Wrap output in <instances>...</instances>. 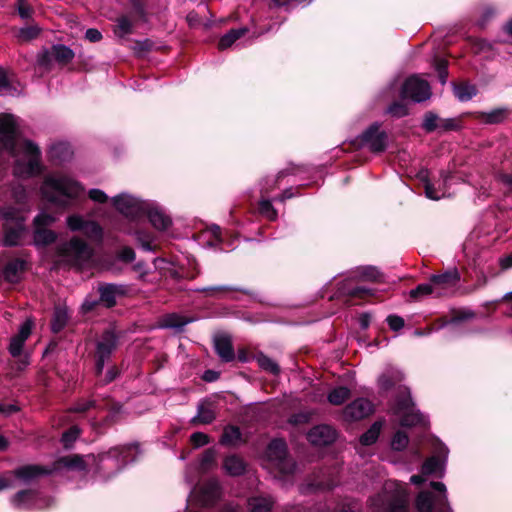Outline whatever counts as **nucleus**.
<instances>
[{"mask_svg": "<svg viewBox=\"0 0 512 512\" xmlns=\"http://www.w3.org/2000/svg\"><path fill=\"white\" fill-rule=\"evenodd\" d=\"M248 29L245 27L238 29H231L228 33L223 35L218 42V49L225 50L230 48L233 44L240 40L246 33Z\"/></svg>", "mask_w": 512, "mask_h": 512, "instance_id": "473e14b6", "label": "nucleus"}, {"mask_svg": "<svg viewBox=\"0 0 512 512\" xmlns=\"http://www.w3.org/2000/svg\"><path fill=\"white\" fill-rule=\"evenodd\" d=\"M39 32H40V29L38 26H35V25L28 26V27L20 29L18 36L21 40L28 41V40H31V39H34L35 37H37Z\"/></svg>", "mask_w": 512, "mask_h": 512, "instance_id": "0e129e2a", "label": "nucleus"}, {"mask_svg": "<svg viewBox=\"0 0 512 512\" xmlns=\"http://www.w3.org/2000/svg\"><path fill=\"white\" fill-rule=\"evenodd\" d=\"M85 467L84 459L79 455L61 457L54 462L50 469L38 465H25L13 472L0 475V491L16 487L18 482L28 484L43 474H51L62 470L83 471Z\"/></svg>", "mask_w": 512, "mask_h": 512, "instance_id": "f03ea898", "label": "nucleus"}, {"mask_svg": "<svg viewBox=\"0 0 512 512\" xmlns=\"http://www.w3.org/2000/svg\"><path fill=\"white\" fill-rule=\"evenodd\" d=\"M351 391L349 388L339 386L332 389L328 394V401L332 405H341L349 399Z\"/></svg>", "mask_w": 512, "mask_h": 512, "instance_id": "4c0bfd02", "label": "nucleus"}, {"mask_svg": "<svg viewBox=\"0 0 512 512\" xmlns=\"http://www.w3.org/2000/svg\"><path fill=\"white\" fill-rule=\"evenodd\" d=\"M57 256L62 262L81 267L90 261L93 249L83 239L74 236L57 247Z\"/></svg>", "mask_w": 512, "mask_h": 512, "instance_id": "423d86ee", "label": "nucleus"}, {"mask_svg": "<svg viewBox=\"0 0 512 512\" xmlns=\"http://www.w3.org/2000/svg\"><path fill=\"white\" fill-rule=\"evenodd\" d=\"M259 213L268 220H275L277 218V211L274 209L270 200L264 197L259 201Z\"/></svg>", "mask_w": 512, "mask_h": 512, "instance_id": "49530a36", "label": "nucleus"}, {"mask_svg": "<svg viewBox=\"0 0 512 512\" xmlns=\"http://www.w3.org/2000/svg\"><path fill=\"white\" fill-rule=\"evenodd\" d=\"M57 238V234L47 228L37 227L34 228V244L38 247H44L53 243Z\"/></svg>", "mask_w": 512, "mask_h": 512, "instance_id": "72a5a7b5", "label": "nucleus"}, {"mask_svg": "<svg viewBox=\"0 0 512 512\" xmlns=\"http://www.w3.org/2000/svg\"><path fill=\"white\" fill-rule=\"evenodd\" d=\"M417 178L423 184L427 198L431 200H439L450 195L447 190L448 182L451 179V175L449 173L443 171L441 173L442 180L437 185L430 181L429 173L426 169L420 170L417 173Z\"/></svg>", "mask_w": 512, "mask_h": 512, "instance_id": "f3484780", "label": "nucleus"}, {"mask_svg": "<svg viewBox=\"0 0 512 512\" xmlns=\"http://www.w3.org/2000/svg\"><path fill=\"white\" fill-rule=\"evenodd\" d=\"M16 89L11 84L8 72L0 67V95H14Z\"/></svg>", "mask_w": 512, "mask_h": 512, "instance_id": "c03bdc74", "label": "nucleus"}, {"mask_svg": "<svg viewBox=\"0 0 512 512\" xmlns=\"http://www.w3.org/2000/svg\"><path fill=\"white\" fill-rule=\"evenodd\" d=\"M216 418V407L210 401H202L197 406V414L191 419V424H210Z\"/></svg>", "mask_w": 512, "mask_h": 512, "instance_id": "a878e982", "label": "nucleus"}, {"mask_svg": "<svg viewBox=\"0 0 512 512\" xmlns=\"http://www.w3.org/2000/svg\"><path fill=\"white\" fill-rule=\"evenodd\" d=\"M431 281L436 290V296H447L456 288L459 281V273L457 270L447 271L440 275H433Z\"/></svg>", "mask_w": 512, "mask_h": 512, "instance_id": "aec40b11", "label": "nucleus"}, {"mask_svg": "<svg viewBox=\"0 0 512 512\" xmlns=\"http://www.w3.org/2000/svg\"><path fill=\"white\" fill-rule=\"evenodd\" d=\"M235 289L229 286H212V287H204V288H198L196 291L204 292L207 294V296H218L222 293L234 291Z\"/></svg>", "mask_w": 512, "mask_h": 512, "instance_id": "bf43d9fd", "label": "nucleus"}, {"mask_svg": "<svg viewBox=\"0 0 512 512\" xmlns=\"http://www.w3.org/2000/svg\"><path fill=\"white\" fill-rule=\"evenodd\" d=\"M393 413L398 417L401 426L411 427L427 424L425 417L414 407L409 391L405 388L400 392L394 406Z\"/></svg>", "mask_w": 512, "mask_h": 512, "instance_id": "9d476101", "label": "nucleus"}, {"mask_svg": "<svg viewBox=\"0 0 512 512\" xmlns=\"http://www.w3.org/2000/svg\"><path fill=\"white\" fill-rule=\"evenodd\" d=\"M24 269V260L17 258L9 261L3 269L5 280L10 283H17L20 280V275Z\"/></svg>", "mask_w": 512, "mask_h": 512, "instance_id": "c756f323", "label": "nucleus"}, {"mask_svg": "<svg viewBox=\"0 0 512 512\" xmlns=\"http://www.w3.org/2000/svg\"><path fill=\"white\" fill-rule=\"evenodd\" d=\"M68 319L67 311L64 308L56 307L53 319H52V330L54 332H59L66 324Z\"/></svg>", "mask_w": 512, "mask_h": 512, "instance_id": "37998d69", "label": "nucleus"}, {"mask_svg": "<svg viewBox=\"0 0 512 512\" xmlns=\"http://www.w3.org/2000/svg\"><path fill=\"white\" fill-rule=\"evenodd\" d=\"M89 198L97 203H105L108 200L107 194L100 189H91L88 192Z\"/></svg>", "mask_w": 512, "mask_h": 512, "instance_id": "774afa93", "label": "nucleus"}, {"mask_svg": "<svg viewBox=\"0 0 512 512\" xmlns=\"http://www.w3.org/2000/svg\"><path fill=\"white\" fill-rule=\"evenodd\" d=\"M223 467L227 474L231 476H240L245 472L246 465L240 457L230 455L224 459Z\"/></svg>", "mask_w": 512, "mask_h": 512, "instance_id": "2f4dec72", "label": "nucleus"}, {"mask_svg": "<svg viewBox=\"0 0 512 512\" xmlns=\"http://www.w3.org/2000/svg\"><path fill=\"white\" fill-rule=\"evenodd\" d=\"M435 68L438 72L440 82L444 85L447 82L448 77V62L445 59H436Z\"/></svg>", "mask_w": 512, "mask_h": 512, "instance_id": "680f3d73", "label": "nucleus"}, {"mask_svg": "<svg viewBox=\"0 0 512 512\" xmlns=\"http://www.w3.org/2000/svg\"><path fill=\"white\" fill-rule=\"evenodd\" d=\"M371 512H405L408 507L406 486L395 480H387L381 492L369 500Z\"/></svg>", "mask_w": 512, "mask_h": 512, "instance_id": "39448f33", "label": "nucleus"}, {"mask_svg": "<svg viewBox=\"0 0 512 512\" xmlns=\"http://www.w3.org/2000/svg\"><path fill=\"white\" fill-rule=\"evenodd\" d=\"M402 99H410L414 102H423L430 98L431 88L429 83L418 75L408 77L401 86Z\"/></svg>", "mask_w": 512, "mask_h": 512, "instance_id": "4468645a", "label": "nucleus"}, {"mask_svg": "<svg viewBox=\"0 0 512 512\" xmlns=\"http://www.w3.org/2000/svg\"><path fill=\"white\" fill-rule=\"evenodd\" d=\"M33 222H34V228H37V227L46 228L47 226H49L55 222V217L50 214H47L45 212H41L34 218Z\"/></svg>", "mask_w": 512, "mask_h": 512, "instance_id": "052dcab7", "label": "nucleus"}, {"mask_svg": "<svg viewBox=\"0 0 512 512\" xmlns=\"http://www.w3.org/2000/svg\"><path fill=\"white\" fill-rule=\"evenodd\" d=\"M92 407L103 408L102 406L97 405L96 401H94V400H80L72 408V411L78 412V413H83V412L88 411ZM104 408H108V405L105 406ZM109 409H111L113 412H118L121 409V405L113 404L111 407H109Z\"/></svg>", "mask_w": 512, "mask_h": 512, "instance_id": "79ce46f5", "label": "nucleus"}, {"mask_svg": "<svg viewBox=\"0 0 512 512\" xmlns=\"http://www.w3.org/2000/svg\"><path fill=\"white\" fill-rule=\"evenodd\" d=\"M274 505L271 496H252L247 501L249 512H270Z\"/></svg>", "mask_w": 512, "mask_h": 512, "instance_id": "7c9ffc66", "label": "nucleus"}, {"mask_svg": "<svg viewBox=\"0 0 512 512\" xmlns=\"http://www.w3.org/2000/svg\"><path fill=\"white\" fill-rule=\"evenodd\" d=\"M32 327H33V322L30 319H27L20 326L18 333L16 335H14L10 340L8 350H9V353L11 354V356H13L14 358H19L16 362V367H17V370H19V371L24 370L30 364L29 355L28 354L22 355V352H23L24 343L26 342V340L28 339V337L31 334Z\"/></svg>", "mask_w": 512, "mask_h": 512, "instance_id": "f8f14e48", "label": "nucleus"}, {"mask_svg": "<svg viewBox=\"0 0 512 512\" xmlns=\"http://www.w3.org/2000/svg\"><path fill=\"white\" fill-rule=\"evenodd\" d=\"M221 495V487L216 479L195 486L188 497V506L198 505L208 507L214 505Z\"/></svg>", "mask_w": 512, "mask_h": 512, "instance_id": "9b49d317", "label": "nucleus"}, {"mask_svg": "<svg viewBox=\"0 0 512 512\" xmlns=\"http://www.w3.org/2000/svg\"><path fill=\"white\" fill-rule=\"evenodd\" d=\"M135 252L131 247L124 246L117 252V258L126 263H130L135 260Z\"/></svg>", "mask_w": 512, "mask_h": 512, "instance_id": "69168bd1", "label": "nucleus"}, {"mask_svg": "<svg viewBox=\"0 0 512 512\" xmlns=\"http://www.w3.org/2000/svg\"><path fill=\"white\" fill-rule=\"evenodd\" d=\"M241 440V432L236 426H227L221 436L220 442L224 445H236Z\"/></svg>", "mask_w": 512, "mask_h": 512, "instance_id": "a19ab883", "label": "nucleus"}, {"mask_svg": "<svg viewBox=\"0 0 512 512\" xmlns=\"http://www.w3.org/2000/svg\"><path fill=\"white\" fill-rule=\"evenodd\" d=\"M307 438L313 445L324 446L335 440L336 432L328 425H318L308 432Z\"/></svg>", "mask_w": 512, "mask_h": 512, "instance_id": "5701e85b", "label": "nucleus"}, {"mask_svg": "<svg viewBox=\"0 0 512 512\" xmlns=\"http://www.w3.org/2000/svg\"><path fill=\"white\" fill-rule=\"evenodd\" d=\"M73 57L74 53L69 47L57 44L40 52L37 56V64L45 70H49L53 63L65 65L70 62Z\"/></svg>", "mask_w": 512, "mask_h": 512, "instance_id": "2eb2a0df", "label": "nucleus"}, {"mask_svg": "<svg viewBox=\"0 0 512 512\" xmlns=\"http://www.w3.org/2000/svg\"><path fill=\"white\" fill-rule=\"evenodd\" d=\"M190 440L195 447H201L209 443V437L205 433L195 432L191 435Z\"/></svg>", "mask_w": 512, "mask_h": 512, "instance_id": "338daca9", "label": "nucleus"}, {"mask_svg": "<svg viewBox=\"0 0 512 512\" xmlns=\"http://www.w3.org/2000/svg\"><path fill=\"white\" fill-rule=\"evenodd\" d=\"M140 453L141 452L137 444L112 448L100 456V467L104 470L115 467L116 472H118L128 463L136 461Z\"/></svg>", "mask_w": 512, "mask_h": 512, "instance_id": "1a4fd4ad", "label": "nucleus"}, {"mask_svg": "<svg viewBox=\"0 0 512 512\" xmlns=\"http://www.w3.org/2000/svg\"><path fill=\"white\" fill-rule=\"evenodd\" d=\"M114 32L118 37L130 34L132 32V22L130 19L125 16L119 17Z\"/></svg>", "mask_w": 512, "mask_h": 512, "instance_id": "3c124183", "label": "nucleus"}, {"mask_svg": "<svg viewBox=\"0 0 512 512\" xmlns=\"http://www.w3.org/2000/svg\"><path fill=\"white\" fill-rule=\"evenodd\" d=\"M284 176L285 173L282 171L277 176L266 177L265 179H263L262 182L260 183V192L262 196L268 194L271 190H273L277 186L279 179Z\"/></svg>", "mask_w": 512, "mask_h": 512, "instance_id": "09e8293b", "label": "nucleus"}, {"mask_svg": "<svg viewBox=\"0 0 512 512\" xmlns=\"http://www.w3.org/2000/svg\"><path fill=\"white\" fill-rule=\"evenodd\" d=\"M120 230L127 235L134 236L143 250L153 251L155 249V245L153 244V236L151 233L141 228H134L132 226L121 228Z\"/></svg>", "mask_w": 512, "mask_h": 512, "instance_id": "cd10ccee", "label": "nucleus"}, {"mask_svg": "<svg viewBox=\"0 0 512 512\" xmlns=\"http://www.w3.org/2000/svg\"><path fill=\"white\" fill-rule=\"evenodd\" d=\"M505 117L504 109H495L490 112H483L480 114L479 119L487 124H496L501 122Z\"/></svg>", "mask_w": 512, "mask_h": 512, "instance_id": "a18cd8bd", "label": "nucleus"}, {"mask_svg": "<svg viewBox=\"0 0 512 512\" xmlns=\"http://www.w3.org/2000/svg\"><path fill=\"white\" fill-rule=\"evenodd\" d=\"M265 461L267 465L277 470L282 476L286 477L295 473L296 463L287 457L286 442L282 439L272 440L265 453Z\"/></svg>", "mask_w": 512, "mask_h": 512, "instance_id": "0eeeda50", "label": "nucleus"}, {"mask_svg": "<svg viewBox=\"0 0 512 512\" xmlns=\"http://www.w3.org/2000/svg\"><path fill=\"white\" fill-rule=\"evenodd\" d=\"M127 293V286L122 284H103L99 286L100 301L108 308L116 304V298Z\"/></svg>", "mask_w": 512, "mask_h": 512, "instance_id": "b1692460", "label": "nucleus"}, {"mask_svg": "<svg viewBox=\"0 0 512 512\" xmlns=\"http://www.w3.org/2000/svg\"><path fill=\"white\" fill-rule=\"evenodd\" d=\"M338 484V471L336 469H326L321 471L308 484L311 490H330Z\"/></svg>", "mask_w": 512, "mask_h": 512, "instance_id": "4be33fe9", "label": "nucleus"}, {"mask_svg": "<svg viewBox=\"0 0 512 512\" xmlns=\"http://www.w3.org/2000/svg\"><path fill=\"white\" fill-rule=\"evenodd\" d=\"M40 190L46 201L66 207L83 193L84 188L63 173H53L45 177Z\"/></svg>", "mask_w": 512, "mask_h": 512, "instance_id": "20e7f679", "label": "nucleus"}, {"mask_svg": "<svg viewBox=\"0 0 512 512\" xmlns=\"http://www.w3.org/2000/svg\"><path fill=\"white\" fill-rule=\"evenodd\" d=\"M433 455L425 460L420 475H413L410 481L414 485H422L416 500L418 512H453L447 498V489L442 482L431 481L425 484L426 476L443 477L448 457V448L439 440L432 443Z\"/></svg>", "mask_w": 512, "mask_h": 512, "instance_id": "f257e3e1", "label": "nucleus"}, {"mask_svg": "<svg viewBox=\"0 0 512 512\" xmlns=\"http://www.w3.org/2000/svg\"><path fill=\"white\" fill-rule=\"evenodd\" d=\"M474 317V313L471 310H463L459 311L448 323L451 329H456L457 325L461 322L472 319Z\"/></svg>", "mask_w": 512, "mask_h": 512, "instance_id": "4d7b16f0", "label": "nucleus"}, {"mask_svg": "<svg viewBox=\"0 0 512 512\" xmlns=\"http://www.w3.org/2000/svg\"><path fill=\"white\" fill-rule=\"evenodd\" d=\"M386 113L394 118H401L408 114V107L402 102H393L386 109Z\"/></svg>", "mask_w": 512, "mask_h": 512, "instance_id": "864d4df0", "label": "nucleus"}, {"mask_svg": "<svg viewBox=\"0 0 512 512\" xmlns=\"http://www.w3.org/2000/svg\"><path fill=\"white\" fill-rule=\"evenodd\" d=\"M49 154L52 159L62 162L67 160L72 152L69 144L59 142L51 146Z\"/></svg>", "mask_w": 512, "mask_h": 512, "instance_id": "e433bc0d", "label": "nucleus"}, {"mask_svg": "<svg viewBox=\"0 0 512 512\" xmlns=\"http://www.w3.org/2000/svg\"><path fill=\"white\" fill-rule=\"evenodd\" d=\"M256 359H257L258 365L263 370L268 371L275 375L279 373L280 368H279L278 364L274 360L269 358L268 356H266L264 354H259Z\"/></svg>", "mask_w": 512, "mask_h": 512, "instance_id": "de8ad7c7", "label": "nucleus"}, {"mask_svg": "<svg viewBox=\"0 0 512 512\" xmlns=\"http://www.w3.org/2000/svg\"><path fill=\"white\" fill-rule=\"evenodd\" d=\"M439 120L440 119H439V117L436 114H434L432 112H428V113L425 114L422 127L427 132H432V131L438 129Z\"/></svg>", "mask_w": 512, "mask_h": 512, "instance_id": "5fc2aeb1", "label": "nucleus"}, {"mask_svg": "<svg viewBox=\"0 0 512 512\" xmlns=\"http://www.w3.org/2000/svg\"><path fill=\"white\" fill-rule=\"evenodd\" d=\"M145 217L158 230H165L171 224V219L164 210L151 201H149V208L145 211Z\"/></svg>", "mask_w": 512, "mask_h": 512, "instance_id": "393cba45", "label": "nucleus"}, {"mask_svg": "<svg viewBox=\"0 0 512 512\" xmlns=\"http://www.w3.org/2000/svg\"><path fill=\"white\" fill-rule=\"evenodd\" d=\"M214 347L218 356L225 362H230L235 358L231 339L226 335L216 336Z\"/></svg>", "mask_w": 512, "mask_h": 512, "instance_id": "c85d7f7f", "label": "nucleus"}, {"mask_svg": "<svg viewBox=\"0 0 512 512\" xmlns=\"http://www.w3.org/2000/svg\"><path fill=\"white\" fill-rule=\"evenodd\" d=\"M352 278L363 281H377L380 277V272L376 267L363 266L357 268L353 273Z\"/></svg>", "mask_w": 512, "mask_h": 512, "instance_id": "f704fd0d", "label": "nucleus"}, {"mask_svg": "<svg viewBox=\"0 0 512 512\" xmlns=\"http://www.w3.org/2000/svg\"><path fill=\"white\" fill-rule=\"evenodd\" d=\"M408 443V435L402 431H397L392 437L391 448L395 451H402L408 446Z\"/></svg>", "mask_w": 512, "mask_h": 512, "instance_id": "8fccbe9b", "label": "nucleus"}, {"mask_svg": "<svg viewBox=\"0 0 512 512\" xmlns=\"http://www.w3.org/2000/svg\"><path fill=\"white\" fill-rule=\"evenodd\" d=\"M398 372H393V375H389L388 372L383 373L378 378V384L381 389L388 390L392 387L394 384V380L398 379L396 376H398Z\"/></svg>", "mask_w": 512, "mask_h": 512, "instance_id": "e2e57ef3", "label": "nucleus"}, {"mask_svg": "<svg viewBox=\"0 0 512 512\" xmlns=\"http://www.w3.org/2000/svg\"><path fill=\"white\" fill-rule=\"evenodd\" d=\"M12 198L19 207H0V219L4 221V245H18L25 230L22 212L27 210V192L21 184L13 185Z\"/></svg>", "mask_w": 512, "mask_h": 512, "instance_id": "7ed1b4c3", "label": "nucleus"}, {"mask_svg": "<svg viewBox=\"0 0 512 512\" xmlns=\"http://www.w3.org/2000/svg\"><path fill=\"white\" fill-rule=\"evenodd\" d=\"M52 502V499L43 497L32 489L19 491L11 498L12 505L18 509H42L50 506Z\"/></svg>", "mask_w": 512, "mask_h": 512, "instance_id": "6ab92c4d", "label": "nucleus"}, {"mask_svg": "<svg viewBox=\"0 0 512 512\" xmlns=\"http://www.w3.org/2000/svg\"><path fill=\"white\" fill-rule=\"evenodd\" d=\"M430 294L436 296V290L431 280L429 283L420 284L415 289L410 291V296L412 298L422 297Z\"/></svg>", "mask_w": 512, "mask_h": 512, "instance_id": "603ef678", "label": "nucleus"}, {"mask_svg": "<svg viewBox=\"0 0 512 512\" xmlns=\"http://www.w3.org/2000/svg\"><path fill=\"white\" fill-rule=\"evenodd\" d=\"M194 321L192 317L182 316L178 313H169L161 317L158 326L164 329L182 330L183 327Z\"/></svg>", "mask_w": 512, "mask_h": 512, "instance_id": "bb28decb", "label": "nucleus"}, {"mask_svg": "<svg viewBox=\"0 0 512 512\" xmlns=\"http://www.w3.org/2000/svg\"><path fill=\"white\" fill-rule=\"evenodd\" d=\"M360 141L370 151L381 153L387 148L388 135L385 131L381 130L380 123L374 122L360 135Z\"/></svg>", "mask_w": 512, "mask_h": 512, "instance_id": "dca6fc26", "label": "nucleus"}, {"mask_svg": "<svg viewBox=\"0 0 512 512\" xmlns=\"http://www.w3.org/2000/svg\"><path fill=\"white\" fill-rule=\"evenodd\" d=\"M66 224L72 232H81L87 239L94 242H102L104 231L101 225L80 214H72L67 217Z\"/></svg>", "mask_w": 512, "mask_h": 512, "instance_id": "ddd939ff", "label": "nucleus"}, {"mask_svg": "<svg viewBox=\"0 0 512 512\" xmlns=\"http://www.w3.org/2000/svg\"><path fill=\"white\" fill-rule=\"evenodd\" d=\"M372 404L364 398H358L344 408L343 416L346 420H360L372 413Z\"/></svg>", "mask_w": 512, "mask_h": 512, "instance_id": "412c9836", "label": "nucleus"}, {"mask_svg": "<svg viewBox=\"0 0 512 512\" xmlns=\"http://www.w3.org/2000/svg\"><path fill=\"white\" fill-rule=\"evenodd\" d=\"M382 423L375 422L372 426L360 437V443L364 446L374 444L381 432Z\"/></svg>", "mask_w": 512, "mask_h": 512, "instance_id": "58836bf2", "label": "nucleus"}, {"mask_svg": "<svg viewBox=\"0 0 512 512\" xmlns=\"http://www.w3.org/2000/svg\"><path fill=\"white\" fill-rule=\"evenodd\" d=\"M340 291L344 294H348L352 297H362L366 294H368V289H366L363 286L355 285L352 287H348V284H343L340 288Z\"/></svg>", "mask_w": 512, "mask_h": 512, "instance_id": "6e6d98bb", "label": "nucleus"}, {"mask_svg": "<svg viewBox=\"0 0 512 512\" xmlns=\"http://www.w3.org/2000/svg\"><path fill=\"white\" fill-rule=\"evenodd\" d=\"M114 208L131 222L137 224L145 218L149 201L142 200L128 193H121L111 199Z\"/></svg>", "mask_w": 512, "mask_h": 512, "instance_id": "6e6552de", "label": "nucleus"}, {"mask_svg": "<svg viewBox=\"0 0 512 512\" xmlns=\"http://www.w3.org/2000/svg\"><path fill=\"white\" fill-rule=\"evenodd\" d=\"M117 347V336L111 330L105 331L96 345V374L99 376L104 368L106 360H108Z\"/></svg>", "mask_w": 512, "mask_h": 512, "instance_id": "a211bd4d", "label": "nucleus"}, {"mask_svg": "<svg viewBox=\"0 0 512 512\" xmlns=\"http://www.w3.org/2000/svg\"><path fill=\"white\" fill-rule=\"evenodd\" d=\"M453 90L456 98L461 102L469 101L477 93L475 86L468 83L454 85Z\"/></svg>", "mask_w": 512, "mask_h": 512, "instance_id": "c9c22d12", "label": "nucleus"}, {"mask_svg": "<svg viewBox=\"0 0 512 512\" xmlns=\"http://www.w3.org/2000/svg\"><path fill=\"white\" fill-rule=\"evenodd\" d=\"M80 434V430L78 427L73 426L69 430L63 433L62 435V443L66 448H69L74 441L77 439V437Z\"/></svg>", "mask_w": 512, "mask_h": 512, "instance_id": "13d9d810", "label": "nucleus"}, {"mask_svg": "<svg viewBox=\"0 0 512 512\" xmlns=\"http://www.w3.org/2000/svg\"><path fill=\"white\" fill-rule=\"evenodd\" d=\"M216 466V451L212 448L207 449L201 456L198 469L205 473Z\"/></svg>", "mask_w": 512, "mask_h": 512, "instance_id": "ea45409f", "label": "nucleus"}]
</instances>
